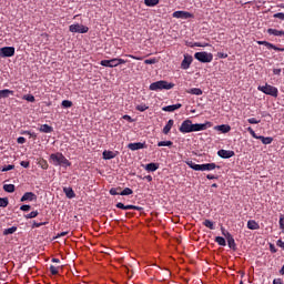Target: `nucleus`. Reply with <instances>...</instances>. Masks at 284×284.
I'll use <instances>...</instances> for the list:
<instances>
[{
    "instance_id": "obj_19",
    "label": "nucleus",
    "mask_w": 284,
    "mask_h": 284,
    "mask_svg": "<svg viewBox=\"0 0 284 284\" xmlns=\"http://www.w3.org/2000/svg\"><path fill=\"white\" fill-rule=\"evenodd\" d=\"M39 132H43L44 134H51V132H54V129L49 124H42L39 128Z\"/></svg>"
},
{
    "instance_id": "obj_37",
    "label": "nucleus",
    "mask_w": 284,
    "mask_h": 284,
    "mask_svg": "<svg viewBox=\"0 0 284 284\" xmlns=\"http://www.w3.org/2000/svg\"><path fill=\"white\" fill-rule=\"evenodd\" d=\"M150 106H148V104H138L135 106V110H138V112H145V110H148Z\"/></svg>"
},
{
    "instance_id": "obj_43",
    "label": "nucleus",
    "mask_w": 284,
    "mask_h": 284,
    "mask_svg": "<svg viewBox=\"0 0 284 284\" xmlns=\"http://www.w3.org/2000/svg\"><path fill=\"white\" fill-rule=\"evenodd\" d=\"M0 207H8V197H0Z\"/></svg>"
},
{
    "instance_id": "obj_20",
    "label": "nucleus",
    "mask_w": 284,
    "mask_h": 284,
    "mask_svg": "<svg viewBox=\"0 0 284 284\" xmlns=\"http://www.w3.org/2000/svg\"><path fill=\"white\" fill-rule=\"evenodd\" d=\"M144 170H146V172H156V170H159V163L151 162L144 166Z\"/></svg>"
},
{
    "instance_id": "obj_35",
    "label": "nucleus",
    "mask_w": 284,
    "mask_h": 284,
    "mask_svg": "<svg viewBox=\"0 0 284 284\" xmlns=\"http://www.w3.org/2000/svg\"><path fill=\"white\" fill-rule=\"evenodd\" d=\"M3 190H4V192L12 194V192H14V184H4Z\"/></svg>"
},
{
    "instance_id": "obj_22",
    "label": "nucleus",
    "mask_w": 284,
    "mask_h": 284,
    "mask_svg": "<svg viewBox=\"0 0 284 284\" xmlns=\"http://www.w3.org/2000/svg\"><path fill=\"white\" fill-rule=\"evenodd\" d=\"M247 229L248 230H261V225L254 220H248L247 221Z\"/></svg>"
},
{
    "instance_id": "obj_18",
    "label": "nucleus",
    "mask_w": 284,
    "mask_h": 284,
    "mask_svg": "<svg viewBox=\"0 0 284 284\" xmlns=\"http://www.w3.org/2000/svg\"><path fill=\"white\" fill-rule=\"evenodd\" d=\"M215 130H217L219 132H222V134H227V132L232 130V126H230V124H221L215 126Z\"/></svg>"
},
{
    "instance_id": "obj_10",
    "label": "nucleus",
    "mask_w": 284,
    "mask_h": 284,
    "mask_svg": "<svg viewBox=\"0 0 284 284\" xmlns=\"http://www.w3.org/2000/svg\"><path fill=\"white\" fill-rule=\"evenodd\" d=\"M173 19H192L194 14L187 11H175L172 14Z\"/></svg>"
},
{
    "instance_id": "obj_28",
    "label": "nucleus",
    "mask_w": 284,
    "mask_h": 284,
    "mask_svg": "<svg viewBox=\"0 0 284 284\" xmlns=\"http://www.w3.org/2000/svg\"><path fill=\"white\" fill-rule=\"evenodd\" d=\"M172 145H174V142H172V141L158 142V148H172Z\"/></svg>"
},
{
    "instance_id": "obj_1",
    "label": "nucleus",
    "mask_w": 284,
    "mask_h": 284,
    "mask_svg": "<svg viewBox=\"0 0 284 284\" xmlns=\"http://www.w3.org/2000/svg\"><path fill=\"white\" fill-rule=\"evenodd\" d=\"M206 123H192V120L186 119L182 122L181 126L179 128L180 132L182 134H190L191 132H203V130H207V124Z\"/></svg>"
},
{
    "instance_id": "obj_42",
    "label": "nucleus",
    "mask_w": 284,
    "mask_h": 284,
    "mask_svg": "<svg viewBox=\"0 0 284 284\" xmlns=\"http://www.w3.org/2000/svg\"><path fill=\"white\" fill-rule=\"evenodd\" d=\"M246 130L251 134V136H253V139L258 140V138L261 136V135H257L256 132H254V129H252L251 126H248Z\"/></svg>"
},
{
    "instance_id": "obj_31",
    "label": "nucleus",
    "mask_w": 284,
    "mask_h": 284,
    "mask_svg": "<svg viewBox=\"0 0 284 284\" xmlns=\"http://www.w3.org/2000/svg\"><path fill=\"white\" fill-rule=\"evenodd\" d=\"M215 243H217V245H221L222 247H225L227 245V243L225 242V239L223 236H216Z\"/></svg>"
},
{
    "instance_id": "obj_53",
    "label": "nucleus",
    "mask_w": 284,
    "mask_h": 284,
    "mask_svg": "<svg viewBox=\"0 0 284 284\" xmlns=\"http://www.w3.org/2000/svg\"><path fill=\"white\" fill-rule=\"evenodd\" d=\"M20 165H21V168L28 169V168H30V162L29 161H21Z\"/></svg>"
},
{
    "instance_id": "obj_40",
    "label": "nucleus",
    "mask_w": 284,
    "mask_h": 284,
    "mask_svg": "<svg viewBox=\"0 0 284 284\" xmlns=\"http://www.w3.org/2000/svg\"><path fill=\"white\" fill-rule=\"evenodd\" d=\"M144 63L146 65H154V63H159V60L156 58L146 59V60H144Z\"/></svg>"
},
{
    "instance_id": "obj_24",
    "label": "nucleus",
    "mask_w": 284,
    "mask_h": 284,
    "mask_svg": "<svg viewBox=\"0 0 284 284\" xmlns=\"http://www.w3.org/2000/svg\"><path fill=\"white\" fill-rule=\"evenodd\" d=\"M174 126V120H169L165 126L163 128V134H170V130Z\"/></svg>"
},
{
    "instance_id": "obj_9",
    "label": "nucleus",
    "mask_w": 284,
    "mask_h": 284,
    "mask_svg": "<svg viewBox=\"0 0 284 284\" xmlns=\"http://www.w3.org/2000/svg\"><path fill=\"white\" fill-rule=\"evenodd\" d=\"M194 61V58L190 54H184V59L181 62V69L182 70H190V65H192V62Z\"/></svg>"
},
{
    "instance_id": "obj_13",
    "label": "nucleus",
    "mask_w": 284,
    "mask_h": 284,
    "mask_svg": "<svg viewBox=\"0 0 284 284\" xmlns=\"http://www.w3.org/2000/svg\"><path fill=\"white\" fill-rule=\"evenodd\" d=\"M128 148L129 150H132V152H135V150H143L145 148V143L143 142L129 143Z\"/></svg>"
},
{
    "instance_id": "obj_26",
    "label": "nucleus",
    "mask_w": 284,
    "mask_h": 284,
    "mask_svg": "<svg viewBox=\"0 0 284 284\" xmlns=\"http://www.w3.org/2000/svg\"><path fill=\"white\" fill-rule=\"evenodd\" d=\"M187 94H194L195 97H201L203 94V90L200 88H192L187 91Z\"/></svg>"
},
{
    "instance_id": "obj_23",
    "label": "nucleus",
    "mask_w": 284,
    "mask_h": 284,
    "mask_svg": "<svg viewBox=\"0 0 284 284\" xmlns=\"http://www.w3.org/2000/svg\"><path fill=\"white\" fill-rule=\"evenodd\" d=\"M63 192H64L67 199H74V196H77V194L74 193V190H72V187H63Z\"/></svg>"
},
{
    "instance_id": "obj_47",
    "label": "nucleus",
    "mask_w": 284,
    "mask_h": 284,
    "mask_svg": "<svg viewBox=\"0 0 284 284\" xmlns=\"http://www.w3.org/2000/svg\"><path fill=\"white\" fill-rule=\"evenodd\" d=\"M62 108H72V101L63 100L62 101Z\"/></svg>"
},
{
    "instance_id": "obj_32",
    "label": "nucleus",
    "mask_w": 284,
    "mask_h": 284,
    "mask_svg": "<svg viewBox=\"0 0 284 284\" xmlns=\"http://www.w3.org/2000/svg\"><path fill=\"white\" fill-rule=\"evenodd\" d=\"M109 194H111V196H119V195H121V187H112V189H110Z\"/></svg>"
},
{
    "instance_id": "obj_58",
    "label": "nucleus",
    "mask_w": 284,
    "mask_h": 284,
    "mask_svg": "<svg viewBox=\"0 0 284 284\" xmlns=\"http://www.w3.org/2000/svg\"><path fill=\"white\" fill-rule=\"evenodd\" d=\"M276 245L277 247H281L282 250H284V242L282 240H277Z\"/></svg>"
},
{
    "instance_id": "obj_15",
    "label": "nucleus",
    "mask_w": 284,
    "mask_h": 284,
    "mask_svg": "<svg viewBox=\"0 0 284 284\" xmlns=\"http://www.w3.org/2000/svg\"><path fill=\"white\" fill-rule=\"evenodd\" d=\"M102 156L104 161H110L112 159H116V152L105 150L103 151Z\"/></svg>"
},
{
    "instance_id": "obj_3",
    "label": "nucleus",
    "mask_w": 284,
    "mask_h": 284,
    "mask_svg": "<svg viewBox=\"0 0 284 284\" xmlns=\"http://www.w3.org/2000/svg\"><path fill=\"white\" fill-rule=\"evenodd\" d=\"M186 165H189V168L195 172H212V170L220 168L216 165V163L196 164L193 161H187Z\"/></svg>"
},
{
    "instance_id": "obj_55",
    "label": "nucleus",
    "mask_w": 284,
    "mask_h": 284,
    "mask_svg": "<svg viewBox=\"0 0 284 284\" xmlns=\"http://www.w3.org/2000/svg\"><path fill=\"white\" fill-rule=\"evenodd\" d=\"M194 45H195V48H207L209 44L207 43L203 44L201 42H195Z\"/></svg>"
},
{
    "instance_id": "obj_27",
    "label": "nucleus",
    "mask_w": 284,
    "mask_h": 284,
    "mask_svg": "<svg viewBox=\"0 0 284 284\" xmlns=\"http://www.w3.org/2000/svg\"><path fill=\"white\" fill-rule=\"evenodd\" d=\"M265 47L267 50H275L276 52H284V48H278L275 44H272L270 42H266Z\"/></svg>"
},
{
    "instance_id": "obj_30",
    "label": "nucleus",
    "mask_w": 284,
    "mask_h": 284,
    "mask_svg": "<svg viewBox=\"0 0 284 284\" xmlns=\"http://www.w3.org/2000/svg\"><path fill=\"white\" fill-rule=\"evenodd\" d=\"M14 232H17V226H11L9 229H4L3 230V236H8L10 234H14Z\"/></svg>"
},
{
    "instance_id": "obj_41",
    "label": "nucleus",
    "mask_w": 284,
    "mask_h": 284,
    "mask_svg": "<svg viewBox=\"0 0 284 284\" xmlns=\"http://www.w3.org/2000/svg\"><path fill=\"white\" fill-rule=\"evenodd\" d=\"M50 270V273L53 275V276H57V274H59V267L54 266V265H51L49 267Z\"/></svg>"
},
{
    "instance_id": "obj_25",
    "label": "nucleus",
    "mask_w": 284,
    "mask_h": 284,
    "mask_svg": "<svg viewBox=\"0 0 284 284\" xmlns=\"http://www.w3.org/2000/svg\"><path fill=\"white\" fill-rule=\"evenodd\" d=\"M267 34H273V37H284V31L276 29H267Z\"/></svg>"
},
{
    "instance_id": "obj_36",
    "label": "nucleus",
    "mask_w": 284,
    "mask_h": 284,
    "mask_svg": "<svg viewBox=\"0 0 284 284\" xmlns=\"http://www.w3.org/2000/svg\"><path fill=\"white\" fill-rule=\"evenodd\" d=\"M22 99L24 101H28L29 103H34V101H36L34 95H32V94H26L22 97Z\"/></svg>"
},
{
    "instance_id": "obj_17",
    "label": "nucleus",
    "mask_w": 284,
    "mask_h": 284,
    "mask_svg": "<svg viewBox=\"0 0 284 284\" xmlns=\"http://www.w3.org/2000/svg\"><path fill=\"white\" fill-rule=\"evenodd\" d=\"M180 108H182L181 103H176V104H172V105H168V106H163V112H175V110H180Z\"/></svg>"
},
{
    "instance_id": "obj_64",
    "label": "nucleus",
    "mask_w": 284,
    "mask_h": 284,
    "mask_svg": "<svg viewBox=\"0 0 284 284\" xmlns=\"http://www.w3.org/2000/svg\"><path fill=\"white\" fill-rule=\"evenodd\" d=\"M280 274H281V276H284V264H283V266L280 270Z\"/></svg>"
},
{
    "instance_id": "obj_2",
    "label": "nucleus",
    "mask_w": 284,
    "mask_h": 284,
    "mask_svg": "<svg viewBox=\"0 0 284 284\" xmlns=\"http://www.w3.org/2000/svg\"><path fill=\"white\" fill-rule=\"evenodd\" d=\"M49 161L55 166L62 165V168H70V165H72L70 160L63 156V153L61 152L52 153Z\"/></svg>"
},
{
    "instance_id": "obj_7",
    "label": "nucleus",
    "mask_w": 284,
    "mask_h": 284,
    "mask_svg": "<svg viewBox=\"0 0 284 284\" xmlns=\"http://www.w3.org/2000/svg\"><path fill=\"white\" fill-rule=\"evenodd\" d=\"M69 30L73 33L85 34L89 32L90 28L83 24L75 23V24H71L69 27Z\"/></svg>"
},
{
    "instance_id": "obj_33",
    "label": "nucleus",
    "mask_w": 284,
    "mask_h": 284,
    "mask_svg": "<svg viewBox=\"0 0 284 284\" xmlns=\"http://www.w3.org/2000/svg\"><path fill=\"white\" fill-rule=\"evenodd\" d=\"M130 194H134V191L130 187H125L123 191H120V196H130Z\"/></svg>"
},
{
    "instance_id": "obj_12",
    "label": "nucleus",
    "mask_w": 284,
    "mask_h": 284,
    "mask_svg": "<svg viewBox=\"0 0 284 284\" xmlns=\"http://www.w3.org/2000/svg\"><path fill=\"white\" fill-rule=\"evenodd\" d=\"M225 239L227 241L230 250H236V242L234 241V236H232V233L226 232Z\"/></svg>"
},
{
    "instance_id": "obj_61",
    "label": "nucleus",
    "mask_w": 284,
    "mask_h": 284,
    "mask_svg": "<svg viewBox=\"0 0 284 284\" xmlns=\"http://www.w3.org/2000/svg\"><path fill=\"white\" fill-rule=\"evenodd\" d=\"M273 284H284L283 278H275L273 280Z\"/></svg>"
},
{
    "instance_id": "obj_5",
    "label": "nucleus",
    "mask_w": 284,
    "mask_h": 284,
    "mask_svg": "<svg viewBox=\"0 0 284 284\" xmlns=\"http://www.w3.org/2000/svg\"><path fill=\"white\" fill-rule=\"evenodd\" d=\"M258 92H263V94H267L268 97H278V89L276 87L265 84V85H258L257 87Z\"/></svg>"
},
{
    "instance_id": "obj_38",
    "label": "nucleus",
    "mask_w": 284,
    "mask_h": 284,
    "mask_svg": "<svg viewBox=\"0 0 284 284\" xmlns=\"http://www.w3.org/2000/svg\"><path fill=\"white\" fill-rule=\"evenodd\" d=\"M39 216V211H32L31 213L24 215V219H37Z\"/></svg>"
},
{
    "instance_id": "obj_45",
    "label": "nucleus",
    "mask_w": 284,
    "mask_h": 284,
    "mask_svg": "<svg viewBox=\"0 0 284 284\" xmlns=\"http://www.w3.org/2000/svg\"><path fill=\"white\" fill-rule=\"evenodd\" d=\"M100 65H103V68H112L110 60H102Z\"/></svg>"
},
{
    "instance_id": "obj_29",
    "label": "nucleus",
    "mask_w": 284,
    "mask_h": 284,
    "mask_svg": "<svg viewBox=\"0 0 284 284\" xmlns=\"http://www.w3.org/2000/svg\"><path fill=\"white\" fill-rule=\"evenodd\" d=\"M160 0H144V4L148 8H154V6H159Z\"/></svg>"
},
{
    "instance_id": "obj_52",
    "label": "nucleus",
    "mask_w": 284,
    "mask_h": 284,
    "mask_svg": "<svg viewBox=\"0 0 284 284\" xmlns=\"http://www.w3.org/2000/svg\"><path fill=\"white\" fill-rule=\"evenodd\" d=\"M125 57H129V59H134L135 61H142V60H143V58H141V57H135V55H133V54H125Z\"/></svg>"
},
{
    "instance_id": "obj_48",
    "label": "nucleus",
    "mask_w": 284,
    "mask_h": 284,
    "mask_svg": "<svg viewBox=\"0 0 284 284\" xmlns=\"http://www.w3.org/2000/svg\"><path fill=\"white\" fill-rule=\"evenodd\" d=\"M278 224H280V230H282V232L284 233V215L280 216Z\"/></svg>"
},
{
    "instance_id": "obj_8",
    "label": "nucleus",
    "mask_w": 284,
    "mask_h": 284,
    "mask_svg": "<svg viewBox=\"0 0 284 284\" xmlns=\"http://www.w3.org/2000/svg\"><path fill=\"white\" fill-rule=\"evenodd\" d=\"M0 57L6 59L8 57H14V47H4L0 49Z\"/></svg>"
},
{
    "instance_id": "obj_34",
    "label": "nucleus",
    "mask_w": 284,
    "mask_h": 284,
    "mask_svg": "<svg viewBox=\"0 0 284 284\" xmlns=\"http://www.w3.org/2000/svg\"><path fill=\"white\" fill-rule=\"evenodd\" d=\"M202 225H204V227H209V230H214V222H212V220H204Z\"/></svg>"
},
{
    "instance_id": "obj_44",
    "label": "nucleus",
    "mask_w": 284,
    "mask_h": 284,
    "mask_svg": "<svg viewBox=\"0 0 284 284\" xmlns=\"http://www.w3.org/2000/svg\"><path fill=\"white\" fill-rule=\"evenodd\" d=\"M10 170H14V165H13V164L4 165V166L1 169V172H10Z\"/></svg>"
},
{
    "instance_id": "obj_16",
    "label": "nucleus",
    "mask_w": 284,
    "mask_h": 284,
    "mask_svg": "<svg viewBox=\"0 0 284 284\" xmlns=\"http://www.w3.org/2000/svg\"><path fill=\"white\" fill-rule=\"evenodd\" d=\"M10 97H14V91L10 89L0 90V101L1 99H8Z\"/></svg>"
},
{
    "instance_id": "obj_50",
    "label": "nucleus",
    "mask_w": 284,
    "mask_h": 284,
    "mask_svg": "<svg viewBox=\"0 0 284 284\" xmlns=\"http://www.w3.org/2000/svg\"><path fill=\"white\" fill-rule=\"evenodd\" d=\"M32 206L28 205V204H23L22 206H20V210L22 212H30Z\"/></svg>"
},
{
    "instance_id": "obj_49",
    "label": "nucleus",
    "mask_w": 284,
    "mask_h": 284,
    "mask_svg": "<svg viewBox=\"0 0 284 284\" xmlns=\"http://www.w3.org/2000/svg\"><path fill=\"white\" fill-rule=\"evenodd\" d=\"M110 63H111V68H119V62L116 58L111 59Z\"/></svg>"
},
{
    "instance_id": "obj_54",
    "label": "nucleus",
    "mask_w": 284,
    "mask_h": 284,
    "mask_svg": "<svg viewBox=\"0 0 284 284\" xmlns=\"http://www.w3.org/2000/svg\"><path fill=\"white\" fill-rule=\"evenodd\" d=\"M42 225H48V222H40V223L34 222L32 227H42Z\"/></svg>"
},
{
    "instance_id": "obj_11",
    "label": "nucleus",
    "mask_w": 284,
    "mask_h": 284,
    "mask_svg": "<svg viewBox=\"0 0 284 284\" xmlns=\"http://www.w3.org/2000/svg\"><path fill=\"white\" fill-rule=\"evenodd\" d=\"M234 154V151L231 150L221 149L217 151V156H220L221 159H232Z\"/></svg>"
},
{
    "instance_id": "obj_4",
    "label": "nucleus",
    "mask_w": 284,
    "mask_h": 284,
    "mask_svg": "<svg viewBox=\"0 0 284 284\" xmlns=\"http://www.w3.org/2000/svg\"><path fill=\"white\" fill-rule=\"evenodd\" d=\"M174 83L168 82L165 80H160L150 84L149 90L152 92H159L161 90H172Z\"/></svg>"
},
{
    "instance_id": "obj_63",
    "label": "nucleus",
    "mask_w": 284,
    "mask_h": 284,
    "mask_svg": "<svg viewBox=\"0 0 284 284\" xmlns=\"http://www.w3.org/2000/svg\"><path fill=\"white\" fill-rule=\"evenodd\" d=\"M273 74L280 77L281 75V69H274Z\"/></svg>"
},
{
    "instance_id": "obj_14",
    "label": "nucleus",
    "mask_w": 284,
    "mask_h": 284,
    "mask_svg": "<svg viewBox=\"0 0 284 284\" xmlns=\"http://www.w3.org/2000/svg\"><path fill=\"white\" fill-rule=\"evenodd\" d=\"M22 203H26V201H37V194L32 192H27L22 195L21 200Z\"/></svg>"
},
{
    "instance_id": "obj_59",
    "label": "nucleus",
    "mask_w": 284,
    "mask_h": 284,
    "mask_svg": "<svg viewBox=\"0 0 284 284\" xmlns=\"http://www.w3.org/2000/svg\"><path fill=\"white\" fill-rule=\"evenodd\" d=\"M118 60V65H123V63H128V60H123L121 58H116Z\"/></svg>"
},
{
    "instance_id": "obj_6",
    "label": "nucleus",
    "mask_w": 284,
    "mask_h": 284,
    "mask_svg": "<svg viewBox=\"0 0 284 284\" xmlns=\"http://www.w3.org/2000/svg\"><path fill=\"white\" fill-rule=\"evenodd\" d=\"M194 59L200 61V63H212V61L214 60V55L212 53L201 51L194 54Z\"/></svg>"
},
{
    "instance_id": "obj_60",
    "label": "nucleus",
    "mask_w": 284,
    "mask_h": 284,
    "mask_svg": "<svg viewBox=\"0 0 284 284\" xmlns=\"http://www.w3.org/2000/svg\"><path fill=\"white\" fill-rule=\"evenodd\" d=\"M115 207H118L119 210H125V204L120 202V203L115 204Z\"/></svg>"
},
{
    "instance_id": "obj_46",
    "label": "nucleus",
    "mask_w": 284,
    "mask_h": 284,
    "mask_svg": "<svg viewBox=\"0 0 284 284\" xmlns=\"http://www.w3.org/2000/svg\"><path fill=\"white\" fill-rule=\"evenodd\" d=\"M247 123H250L251 125H256L261 123V120H257L256 118H251L247 120Z\"/></svg>"
},
{
    "instance_id": "obj_39",
    "label": "nucleus",
    "mask_w": 284,
    "mask_h": 284,
    "mask_svg": "<svg viewBox=\"0 0 284 284\" xmlns=\"http://www.w3.org/2000/svg\"><path fill=\"white\" fill-rule=\"evenodd\" d=\"M124 210H136L138 212H141V210H143V207L129 204V205H125Z\"/></svg>"
},
{
    "instance_id": "obj_51",
    "label": "nucleus",
    "mask_w": 284,
    "mask_h": 284,
    "mask_svg": "<svg viewBox=\"0 0 284 284\" xmlns=\"http://www.w3.org/2000/svg\"><path fill=\"white\" fill-rule=\"evenodd\" d=\"M273 17H274V19H280L281 21H284V13L283 12L275 13Z\"/></svg>"
},
{
    "instance_id": "obj_62",
    "label": "nucleus",
    "mask_w": 284,
    "mask_h": 284,
    "mask_svg": "<svg viewBox=\"0 0 284 284\" xmlns=\"http://www.w3.org/2000/svg\"><path fill=\"white\" fill-rule=\"evenodd\" d=\"M41 168H42V170H48V162L47 161H42Z\"/></svg>"
},
{
    "instance_id": "obj_57",
    "label": "nucleus",
    "mask_w": 284,
    "mask_h": 284,
    "mask_svg": "<svg viewBox=\"0 0 284 284\" xmlns=\"http://www.w3.org/2000/svg\"><path fill=\"white\" fill-rule=\"evenodd\" d=\"M270 252H272V254H276L277 250L276 246H274V244H270Z\"/></svg>"
},
{
    "instance_id": "obj_21",
    "label": "nucleus",
    "mask_w": 284,
    "mask_h": 284,
    "mask_svg": "<svg viewBox=\"0 0 284 284\" xmlns=\"http://www.w3.org/2000/svg\"><path fill=\"white\" fill-rule=\"evenodd\" d=\"M257 140L261 141L263 143V145H270L274 141V138H272V136L265 138L263 135H260V138H257Z\"/></svg>"
},
{
    "instance_id": "obj_56",
    "label": "nucleus",
    "mask_w": 284,
    "mask_h": 284,
    "mask_svg": "<svg viewBox=\"0 0 284 284\" xmlns=\"http://www.w3.org/2000/svg\"><path fill=\"white\" fill-rule=\"evenodd\" d=\"M17 143H19L20 145H23V143H26V138L19 136L17 140Z\"/></svg>"
}]
</instances>
